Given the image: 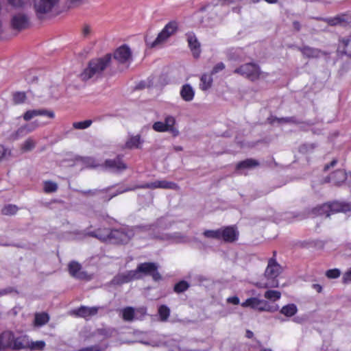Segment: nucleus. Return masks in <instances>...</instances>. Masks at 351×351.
Masks as SVG:
<instances>
[{"label": "nucleus", "instance_id": "10", "mask_svg": "<svg viewBox=\"0 0 351 351\" xmlns=\"http://www.w3.org/2000/svg\"><path fill=\"white\" fill-rule=\"evenodd\" d=\"M114 58L121 64L128 66L132 61V51L130 47L123 45L114 52Z\"/></svg>", "mask_w": 351, "mask_h": 351}, {"label": "nucleus", "instance_id": "54", "mask_svg": "<svg viewBox=\"0 0 351 351\" xmlns=\"http://www.w3.org/2000/svg\"><path fill=\"white\" fill-rule=\"evenodd\" d=\"M343 282L344 283L351 282V268L343 274Z\"/></svg>", "mask_w": 351, "mask_h": 351}, {"label": "nucleus", "instance_id": "11", "mask_svg": "<svg viewBox=\"0 0 351 351\" xmlns=\"http://www.w3.org/2000/svg\"><path fill=\"white\" fill-rule=\"evenodd\" d=\"M29 25V18L27 16L23 13H18L12 17L11 25L12 27L16 30H21L25 29Z\"/></svg>", "mask_w": 351, "mask_h": 351}, {"label": "nucleus", "instance_id": "50", "mask_svg": "<svg viewBox=\"0 0 351 351\" xmlns=\"http://www.w3.org/2000/svg\"><path fill=\"white\" fill-rule=\"evenodd\" d=\"M8 3L15 8H20L24 6L28 0H8Z\"/></svg>", "mask_w": 351, "mask_h": 351}, {"label": "nucleus", "instance_id": "36", "mask_svg": "<svg viewBox=\"0 0 351 351\" xmlns=\"http://www.w3.org/2000/svg\"><path fill=\"white\" fill-rule=\"evenodd\" d=\"M45 347V342L44 341H33L29 339L28 349L31 350H43Z\"/></svg>", "mask_w": 351, "mask_h": 351}, {"label": "nucleus", "instance_id": "46", "mask_svg": "<svg viewBox=\"0 0 351 351\" xmlns=\"http://www.w3.org/2000/svg\"><path fill=\"white\" fill-rule=\"evenodd\" d=\"M152 128L154 129V130H155L156 132H167V129L165 128L164 121L155 122L152 125Z\"/></svg>", "mask_w": 351, "mask_h": 351}, {"label": "nucleus", "instance_id": "34", "mask_svg": "<svg viewBox=\"0 0 351 351\" xmlns=\"http://www.w3.org/2000/svg\"><path fill=\"white\" fill-rule=\"evenodd\" d=\"M49 319V317L47 313H37L35 315L34 324L37 326H42L47 323Z\"/></svg>", "mask_w": 351, "mask_h": 351}, {"label": "nucleus", "instance_id": "23", "mask_svg": "<svg viewBox=\"0 0 351 351\" xmlns=\"http://www.w3.org/2000/svg\"><path fill=\"white\" fill-rule=\"evenodd\" d=\"M165 126L167 129V132L171 133L173 136L179 134V130L176 127V121L174 117L168 115L165 118Z\"/></svg>", "mask_w": 351, "mask_h": 351}, {"label": "nucleus", "instance_id": "64", "mask_svg": "<svg viewBox=\"0 0 351 351\" xmlns=\"http://www.w3.org/2000/svg\"><path fill=\"white\" fill-rule=\"evenodd\" d=\"M315 288L317 290L318 292L322 291V287L319 285H314Z\"/></svg>", "mask_w": 351, "mask_h": 351}, {"label": "nucleus", "instance_id": "13", "mask_svg": "<svg viewBox=\"0 0 351 351\" xmlns=\"http://www.w3.org/2000/svg\"><path fill=\"white\" fill-rule=\"evenodd\" d=\"M99 309V307L97 306L88 307L86 306H81L80 308L75 309L73 311V313L77 317L89 319L93 316L97 314Z\"/></svg>", "mask_w": 351, "mask_h": 351}, {"label": "nucleus", "instance_id": "57", "mask_svg": "<svg viewBox=\"0 0 351 351\" xmlns=\"http://www.w3.org/2000/svg\"><path fill=\"white\" fill-rule=\"evenodd\" d=\"M100 350H101L99 346H90V347L82 348V349L80 350L79 351H100Z\"/></svg>", "mask_w": 351, "mask_h": 351}, {"label": "nucleus", "instance_id": "18", "mask_svg": "<svg viewBox=\"0 0 351 351\" xmlns=\"http://www.w3.org/2000/svg\"><path fill=\"white\" fill-rule=\"evenodd\" d=\"M69 274L74 278L78 279H87V274L82 271V267L77 262L72 261L69 264Z\"/></svg>", "mask_w": 351, "mask_h": 351}, {"label": "nucleus", "instance_id": "22", "mask_svg": "<svg viewBox=\"0 0 351 351\" xmlns=\"http://www.w3.org/2000/svg\"><path fill=\"white\" fill-rule=\"evenodd\" d=\"M29 341V337L27 335L14 336L12 350L28 349Z\"/></svg>", "mask_w": 351, "mask_h": 351}, {"label": "nucleus", "instance_id": "6", "mask_svg": "<svg viewBox=\"0 0 351 351\" xmlns=\"http://www.w3.org/2000/svg\"><path fill=\"white\" fill-rule=\"evenodd\" d=\"M241 306L250 307L258 311L267 312H275L279 308L278 305L271 306L267 301L257 298H247L245 302L241 303Z\"/></svg>", "mask_w": 351, "mask_h": 351}, {"label": "nucleus", "instance_id": "5", "mask_svg": "<svg viewBox=\"0 0 351 351\" xmlns=\"http://www.w3.org/2000/svg\"><path fill=\"white\" fill-rule=\"evenodd\" d=\"M350 206L348 204L334 202L330 204H324L313 209L312 212L314 215H326L329 217L331 214L339 212H346L349 210Z\"/></svg>", "mask_w": 351, "mask_h": 351}, {"label": "nucleus", "instance_id": "9", "mask_svg": "<svg viewBox=\"0 0 351 351\" xmlns=\"http://www.w3.org/2000/svg\"><path fill=\"white\" fill-rule=\"evenodd\" d=\"M162 228V220L160 221L158 225V230L157 234H153L152 237L154 238L159 239L162 241H167L171 243H186L189 241V239L180 233H175L174 234H169L166 233H160V230Z\"/></svg>", "mask_w": 351, "mask_h": 351}, {"label": "nucleus", "instance_id": "25", "mask_svg": "<svg viewBox=\"0 0 351 351\" xmlns=\"http://www.w3.org/2000/svg\"><path fill=\"white\" fill-rule=\"evenodd\" d=\"M258 165V162L253 159H247L239 162L237 165V171L243 173L245 170L250 169Z\"/></svg>", "mask_w": 351, "mask_h": 351}, {"label": "nucleus", "instance_id": "30", "mask_svg": "<svg viewBox=\"0 0 351 351\" xmlns=\"http://www.w3.org/2000/svg\"><path fill=\"white\" fill-rule=\"evenodd\" d=\"M280 312L287 317H291L297 313L298 307L295 304H289L283 306Z\"/></svg>", "mask_w": 351, "mask_h": 351}, {"label": "nucleus", "instance_id": "58", "mask_svg": "<svg viewBox=\"0 0 351 351\" xmlns=\"http://www.w3.org/2000/svg\"><path fill=\"white\" fill-rule=\"evenodd\" d=\"M147 309L145 307H140L138 308L135 309V314L136 313H140L142 315H144L146 314Z\"/></svg>", "mask_w": 351, "mask_h": 351}, {"label": "nucleus", "instance_id": "28", "mask_svg": "<svg viewBox=\"0 0 351 351\" xmlns=\"http://www.w3.org/2000/svg\"><path fill=\"white\" fill-rule=\"evenodd\" d=\"M329 179V182L334 184H340L346 180V173L343 170H337L330 176Z\"/></svg>", "mask_w": 351, "mask_h": 351}, {"label": "nucleus", "instance_id": "53", "mask_svg": "<svg viewBox=\"0 0 351 351\" xmlns=\"http://www.w3.org/2000/svg\"><path fill=\"white\" fill-rule=\"evenodd\" d=\"M225 69V64L223 62L217 63L213 69L211 75L216 74Z\"/></svg>", "mask_w": 351, "mask_h": 351}, {"label": "nucleus", "instance_id": "19", "mask_svg": "<svg viewBox=\"0 0 351 351\" xmlns=\"http://www.w3.org/2000/svg\"><path fill=\"white\" fill-rule=\"evenodd\" d=\"M189 46L195 58H198L200 54L199 43L193 33L186 34Z\"/></svg>", "mask_w": 351, "mask_h": 351}, {"label": "nucleus", "instance_id": "47", "mask_svg": "<svg viewBox=\"0 0 351 351\" xmlns=\"http://www.w3.org/2000/svg\"><path fill=\"white\" fill-rule=\"evenodd\" d=\"M82 162L87 167H96L98 166L95 160L90 157L83 158Z\"/></svg>", "mask_w": 351, "mask_h": 351}, {"label": "nucleus", "instance_id": "8", "mask_svg": "<svg viewBox=\"0 0 351 351\" xmlns=\"http://www.w3.org/2000/svg\"><path fill=\"white\" fill-rule=\"evenodd\" d=\"M60 0H35L34 8L36 16L41 19L49 13Z\"/></svg>", "mask_w": 351, "mask_h": 351}, {"label": "nucleus", "instance_id": "4", "mask_svg": "<svg viewBox=\"0 0 351 351\" xmlns=\"http://www.w3.org/2000/svg\"><path fill=\"white\" fill-rule=\"evenodd\" d=\"M110 60V54H106L103 58L92 60L90 61L88 67L82 73V79L88 80L92 77H98L109 65Z\"/></svg>", "mask_w": 351, "mask_h": 351}, {"label": "nucleus", "instance_id": "44", "mask_svg": "<svg viewBox=\"0 0 351 351\" xmlns=\"http://www.w3.org/2000/svg\"><path fill=\"white\" fill-rule=\"evenodd\" d=\"M18 210V208L15 205L9 204L5 206L2 209V213L3 215H14Z\"/></svg>", "mask_w": 351, "mask_h": 351}, {"label": "nucleus", "instance_id": "12", "mask_svg": "<svg viewBox=\"0 0 351 351\" xmlns=\"http://www.w3.org/2000/svg\"><path fill=\"white\" fill-rule=\"evenodd\" d=\"M220 240L225 242H233L238 239L239 232L234 226H227L219 229Z\"/></svg>", "mask_w": 351, "mask_h": 351}, {"label": "nucleus", "instance_id": "7", "mask_svg": "<svg viewBox=\"0 0 351 351\" xmlns=\"http://www.w3.org/2000/svg\"><path fill=\"white\" fill-rule=\"evenodd\" d=\"M234 73L239 74L251 81H255L259 79L263 75L259 66L254 63L244 64L237 68L234 71Z\"/></svg>", "mask_w": 351, "mask_h": 351}, {"label": "nucleus", "instance_id": "49", "mask_svg": "<svg viewBox=\"0 0 351 351\" xmlns=\"http://www.w3.org/2000/svg\"><path fill=\"white\" fill-rule=\"evenodd\" d=\"M11 154V152L10 149H6L3 145H0V160L3 159H7L10 157Z\"/></svg>", "mask_w": 351, "mask_h": 351}, {"label": "nucleus", "instance_id": "20", "mask_svg": "<svg viewBox=\"0 0 351 351\" xmlns=\"http://www.w3.org/2000/svg\"><path fill=\"white\" fill-rule=\"evenodd\" d=\"M302 55L308 58H317L326 55V53L316 48L304 46L300 48Z\"/></svg>", "mask_w": 351, "mask_h": 351}, {"label": "nucleus", "instance_id": "45", "mask_svg": "<svg viewBox=\"0 0 351 351\" xmlns=\"http://www.w3.org/2000/svg\"><path fill=\"white\" fill-rule=\"evenodd\" d=\"M26 99V95L24 92H17L13 95L14 102L16 104L23 103Z\"/></svg>", "mask_w": 351, "mask_h": 351}, {"label": "nucleus", "instance_id": "24", "mask_svg": "<svg viewBox=\"0 0 351 351\" xmlns=\"http://www.w3.org/2000/svg\"><path fill=\"white\" fill-rule=\"evenodd\" d=\"M195 91L191 85L186 84L182 86L180 96L183 100L191 101L193 99Z\"/></svg>", "mask_w": 351, "mask_h": 351}, {"label": "nucleus", "instance_id": "33", "mask_svg": "<svg viewBox=\"0 0 351 351\" xmlns=\"http://www.w3.org/2000/svg\"><path fill=\"white\" fill-rule=\"evenodd\" d=\"M200 88L203 90H206L210 88L213 83V78L210 75L204 74L202 75L200 79Z\"/></svg>", "mask_w": 351, "mask_h": 351}, {"label": "nucleus", "instance_id": "26", "mask_svg": "<svg viewBox=\"0 0 351 351\" xmlns=\"http://www.w3.org/2000/svg\"><path fill=\"white\" fill-rule=\"evenodd\" d=\"M143 143V141L140 135L131 136L125 142V147L130 149H138L141 147Z\"/></svg>", "mask_w": 351, "mask_h": 351}, {"label": "nucleus", "instance_id": "31", "mask_svg": "<svg viewBox=\"0 0 351 351\" xmlns=\"http://www.w3.org/2000/svg\"><path fill=\"white\" fill-rule=\"evenodd\" d=\"M158 189L178 190V185L173 182L165 180H157Z\"/></svg>", "mask_w": 351, "mask_h": 351}, {"label": "nucleus", "instance_id": "63", "mask_svg": "<svg viewBox=\"0 0 351 351\" xmlns=\"http://www.w3.org/2000/svg\"><path fill=\"white\" fill-rule=\"evenodd\" d=\"M293 26L294 27L297 29V30H299L300 29V24L297 21H295L293 22Z\"/></svg>", "mask_w": 351, "mask_h": 351}, {"label": "nucleus", "instance_id": "1", "mask_svg": "<svg viewBox=\"0 0 351 351\" xmlns=\"http://www.w3.org/2000/svg\"><path fill=\"white\" fill-rule=\"evenodd\" d=\"M139 228H136L135 230L132 228H121L112 230L104 229L97 230L95 232H88V234L103 241L123 244L127 243L134 236L135 231H139Z\"/></svg>", "mask_w": 351, "mask_h": 351}, {"label": "nucleus", "instance_id": "15", "mask_svg": "<svg viewBox=\"0 0 351 351\" xmlns=\"http://www.w3.org/2000/svg\"><path fill=\"white\" fill-rule=\"evenodd\" d=\"M49 122L47 121H45V122H40L38 121V120H36L33 122H31L29 123H27L26 125H24L21 127H20L16 134L18 136H24L28 133H30L32 132H33L34 130H35L37 128L41 126V125H46V124H48Z\"/></svg>", "mask_w": 351, "mask_h": 351}, {"label": "nucleus", "instance_id": "59", "mask_svg": "<svg viewBox=\"0 0 351 351\" xmlns=\"http://www.w3.org/2000/svg\"><path fill=\"white\" fill-rule=\"evenodd\" d=\"M11 292V289H5L0 291V295H5L8 293Z\"/></svg>", "mask_w": 351, "mask_h": 351}, {"label": "nucleus", "instance_id": "37", "mask_svg": "<svg viewBox=\"0 0 351 351\" xmlns=\"http://www.w3.org/2000/svg\"><path fill=\"white\" fill-rule=\"evenodd\" d=\"M36 145V142L31 138L25 140L21 145V149L23 152H27L32 150Z\"/></svg>", "mask_w": 351, "mask_h": 351}, {"label": "nucleus", "instance_id": "39", "mask_svg": "<svg viewBox=\"0 0 351 351\" xmlns=\"http://www.w3.org/2000/svg\"><path fill=\"white\" fill-rule=\"evenodd\" d=\"M264 297L272 301H277L280 298L281 293L276 290H269L265 293Z\"/></svg>", "mask_w": 351, "mask_h": 351}, {"label": "nucleus", "instance_id": "43", "mask_svg": "<svg viewBox=\"0 0 351 351\" xmlns=\"http://www.w3.org/2000/svg\"><path fill=\"white\" fill-rule=\"evenodd\" d=\"M189 287V284L184 280H182L177 284H176L174 287V291L176 293H182L185 291Z\"/></svg>", "mask_w": 351, "mask_h": 351}, {"label": "nucleus", "instance_id": "27", "mask_svg": "<svg viewBox=\"0 0 351 351\" xmlns=\"http://www.w3.org/2000/svg\"><path fill=\"white\" fill-rule=\"evenodd\" d=\"M169 37L167 36L165 33L161 31L154 41H151L149 38H147L145 42L147 45L153 48L162 45L169 39Z\"/></svg>", "mask_w": 351, "mask_h": 351}, {"label": "nucleus", "instance_id": "41", "mask_svg": "<svg viewBox=\"0 0 351 351\" xmlns=\"http://www.w3.org/2000/svg\"><path fill=\"white\" fill-rule=\"evenodd\" d=\"M93 121L89 119L79 122H74L73 123V128L76 130H84L89 128L91 125Z\"/></svg>", "mask_w": 351, "mask_h": 351}, {"label": "nucleus", "instance_id": "14", "mask_svg": "<svg viewBox=\"0 0 351 351\" xmlns=\"http://www.w3.org/2000/svg\"><path fill=\"white\" fill-rule=\"evenodd\" d=\"M14 335L10 330L3 331L0 335V350L12 349Z\"/></svg>", "mask_w": 351, "mask_h": 351}, {"label": "nucleus", "instance_id": "51", "mask_svg": "<svg viewBox=\"0 0 351 351\" xmlns=\"http://www.w3.org/2000/svg\"><path fill=\"white\" fill-rule=\"evenodd\" d=\"M138 188H141V189H158L157 180H155V181H153V182H147V183L139 185L138 186Z\"/></svg>", "mask_w": 351, "mask_h": 351}, {"label": "nucleus", "instance_id": "56", "mask_svg": "<svg viewBox=\"0 0 351 351\" xmlns=\"http://www.w3.org/2000/svg\"><path fill=\"white\" fill-rule=\"evenodd\" d=\"M227 302L228 303H231L232 304L237 305V304H239L240 300H239V298L237 296H232V297L228 298L227 299Z\"/></svg>", "mask_w": 351, "mask_h": 351}, {"label": "nucleus", "instance_id": "3", "mask_svg": "<svg viewBox=\"0 0 351 351\" xmlns=\"http://www.w3.org/2000/svg\"><path fill=\"white\" fill-rule=\"evenodd\" d=\"M282 268L280 265L273 258H270L268 261L267 267L265 271V278L256 283V286L259 288H274L279 285L277 277L281 273Z\"/></svg>", "mask_w": 351, "mask_h": 351}, {"label": "nucleus", "instance_id": "55", "mask_svg": "<svg viewBox=\"0 0 351 351\" xmlns=\"http://www.w3.org/2000/svg\"><path fill=\"white\" fill-rule=\"evenodd\" d=\"M92 32L91 27L88 25H85L82 28V34L84 37H88L89 35H90Z\"/></svg>", "mask_w": 351, "mask_h": 351}, {"label": "nucleus", "instance_id": "52", "mask_svg": "<svg viewBox=\"0 0 351 351\" xmlns=\"http://www.w3.org/2000/svg\"><path fill=\"white\" fill-rule=\"evenodd\" d=\"M35 117H36V113L35 110H27L23 114V119L25 121H29L30 119H33Z\"/></svg>", "mask_w": 351, "mask_h": 351}, {"label": "nucleus", "instance_id": "60", "mask_svg": "<svg viewBox=\"0 0 351 351\" xmlns=\"http://www.w3.org/2000/svg\"><path fill=\"white\" fill-rule=\"evenodd\" d=\"M127 191H128V189H123V190H121V191H117L116 193H114L112 195H111V196L109 198V199H111L112 197L116 196L117 195L122 193L125 192Z\"/></svg>", "mask_w": 351, "mask_h": 351}, {"label": "nucleus", "instance_id": "62", "mask_svg": "<svg viewBox=\"0 0 351 351\" xmlns=\"http://www.w3.org/2000/svg\"><path fill=\"white\" fill-rule=\"evenodd\" d=\"M336 163H337V161H336L335 160H332V161L330 162V165H326V166L325 167V168H324V169H325V170H327V169L329 168V167H330V166H331V167L335 166Z\"/></svg>", "mask_w": 351, "mask_h": 351}, {"label": "nucleus", "instance_id": "16", "mask_svg": "<svg viewBox=\"0 0 351 351\" xmlns=\"http://www.w3.org/2000/svg\"><path fill=\"white\" fill-rule=\"evenodd\" d=\"M337 51L351 57V35L339 38Z\"/></svg>", "mask_w": 351, "mask_h": 351}, {"label": "nucleus", "instance_id": "35", "mask_svg": "<svg viewBox=\"0 0 351 351\" xmlns=\"http://www.w3.org/2000/svg\"><path fill=\"white\" fill-rule=\"evenodd\" d=\"M58 189V184L52 181L47 180L43 182V191L46 193H54Z\"/></svg>", "mask_w": 351, "mask_h": 351}, {"label": "nucleus", "instance_id": "38", "mask_svg": "<svg viewBox=\"0 0 351 351\" xmlns=\"http://www.w3.org/2000/svg\"><path fill=\"white\" fill-rule=\"evenodd\" d=\"M158 314L161 321H167L170 315V309L166 305H161L158 308Z\"/></svg>", "mask_w": 351, "mask_h": 351}, {"label": "nucleus", "instance_id": "48", "mask_svg": "<svg viewBox=\"0 0 351 351\" xmlns=\"http://www.w3.org/2000/svg\"><path fill=\"white\" fill-rule=\"evenodd\" d=\"M340 274H341V272H340L339 269H329L326 273V276L328 278H331V279L338 278L340 276Z\"/></svg>", "mask_w": 351, "mask_h": 351}, {"label": "nucleus", "instance_id": "32", "mask_svg": "<svg viewBox=\"0 0 351 351\" xmlns=\"http://www.w3.org/2000/svg\"><path fill=\"white\" fill-rule=\"evenodd\" d=\"M178 29V24L176 21H171L168 23L162 31L169 38L173 35Z\"/></svg>", "mask_w": 351, "mask_h": 351}, {"label": "nucleus", "instance_id": "17", "mask_svg": "<svg viewBox=\"0 0 351 351\" xmlns=\"http://www.w3.org/2000/svg\"><path fill=\"white\" fill-rule=\"evenodd\" d=\"M105 167L112 171L119 172L125 169L127 167L121 158L118 157L113 160H106Z\"/></svg>", "mask_w": 351, "mask_h": 351}, {"label": "nucleus", "instance_id": "21", "mask_svg": "<svg viewBox=\"0 0 351 351\" xmlns=\"http://www.w3.org/2000/svg\"><path fill=\"white\" fill-rule=\"evenodd\" d=\"M326 21L330 25H342L344 26L351 23V15L350 14H341L337 16L334 18H330L326 19Z\"/></svg>", "mask_w": 351, "mask_h": 351}, {"label": "nucleus", "instance_id": "61", "mask_svg": "<svg viewBox=\"0 0 351 351\" xmlns=\"http://www.w3.org/2000/svg\"><path fill=\"white\" fill-rule=\"evenodd\" d=\"M82 0H71V3L74 5H78L82 3Z\"/></svg>", "mask_w": 351, "mask_h": 351}, {"label": "nucleus", "instance_id": "29", "mask_svg": "<svg viewBox=\"0 0 351 351\" xmlns=\"http://www.w3.org/2000/svg\"><path fill=\"white\" fill-rule=\"evenodd\" d=\"M120 315L125 322H132L135 317V309L128 306L120 310Z\"/></svg>", "mask_w": 351, "mask_h": 351}, {"label": "nucleus", "instance_id": "40", "mask_svg": "<svg viewBox=\"0 0 351 351\" xmlns=\"http://www.w3.org/2000/svg\"><path fill=\"white\" fill-rule=\"evenodd\" d=\"M203 235L204 237L208 239L220 240L219 229L204 230L203 232Z\"/></svg>", "mask_w": 351, "mask_h": 351}, {"label": "nucleus", "instance_id": "42", "mask_svg": "<svg viewBox=\"0 0 351 351\" xmlns=\"http://www.w3.org/2000/svg\"><path fill=\"white\" fill-rule=\"evenodd\" d=\"M35 110L36 117L43 116L49 119H53L55 117V114L52 110H48L46 109H35Z\"/></svg>", "mask_w": 351, "mask_h": 351}, {"label": "nucleus", "instance_id": "2", "mask_svg": "<svg viewBox=\"0 0 351 351\" xmlns=\"http://www.w3.org/2000/svg\"><path fill=\"white\" fill-rule=\"evenodd\" d=\"M140 273L149 275L155 281L160 280L161 276L158 271V265L154 263H144L138 265L136 270L129 271L117 277L116 280L120 283L128 282L132 280L139 278Z\"/></svg>", "mask_w": 351, "mask_h": 351}]
</instances>
